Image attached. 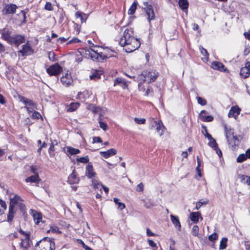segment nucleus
Returning a JSON list of instances; mask_svg holds the SVG:
<instances>
[{
	"label": "nucleus",
	"instance_id": "nucleus-1",
	"mask_svg": "<svg viewBox=\"0 0 250 250\" xmlns=\"http://www.w3.org/2000/svg\"><path fill=\"white\" fill-rule=\"evenodd\" d=\"M119 43L127 53L136 50L140 46V41L134 37V32L131 28L125 29L124 30L123 36Z\"/></svg>",
	"mask_w": 250,
	"mask_h": 250
},
{
	"label": "nucleus",
	"instance_id": "nucleus-2",
	"mask_svg": "<svg viewBox=\"0 0 250 250\" xmlns=\"http://www.w3.org/2000/svg\"><path fill=\"white\" fill-rule=\"evenodd\" d=\"M150 128L151 129L156 130V132L160 136L163 134L166 129L161 121H156L154 119H153L151 121Z\"/></svg>",
	"mask_w": 250,
	"mask_h": 250
},
{
	"label": "nucleus",
	"instance_id": "nucleus-3",
	"mask_svg": "<svg viewBox=\"0 0 250 250\" xmlns=\"http://www.w3.org/2000/svg\"><path fill=\"white\" fill-rule=\"evenodd\" d=\"M62 71V67L58 63L51 65L46 69V72L50 76H57Z\"/></svg>",
	"mask_w": 250,
	"mask_h": 250
},
{
	"label": "nucleus",
	"instance_id": "nucleus-4",
	"mask_svg": "<svg viewBox=\"0 0 250 250\" xmlns=\"http://www.w3.org/2000/svg\"><path fill=\"white\" fill-rule=\"evenodd\" d=\"M17 8L18 6L16 4L12 3L5 4L3 5L1 12L3 15H13L16 13Z\"/></svg>",
	"mask_w": 250,
	"mask_h": 250
},
{
	"label": "nucleus",
	"instance_id": "nucleus-5",
	"mask_svg": "<svg viewBox=\"0 0 250 250\" xmlns=\"http://www.w3.org/2000/svg\"><path fill=\"white\" fill-rule=\"evenodd\" d=\"M145 6V10L147 15V20L150 22L151 20H154L155 18L154 12L151 5L149 4L148 2H144Z\"/></svg>",
	"mask_w": 250,
	"mask_h": 250
},
{
	"label": "nucleus",
	"instance_id": "nucleus-6",
	"mask_svg": "<svg viewBox=\"0 0 250 250\" xmlns=\"http://www.w3.org/2000/svg\"><path fill=\"white\" fill-rule=\"evenodd\" d=\"M19 53L21 54V56H30L34 53V50L32 49L30 44L27 42L25 44L22 45V49L18 51Z\"/></svg>",
	"mask_w": 250,
	"mask_h": 250
},
{
	"label": "nucleus",
	"instance_id": "nucleus-7",
	"mask_svg": "<svg viewBox=\"0 0 250 250\" xmlns=\"http://www.w3.org/2000/svg\"><path fill=\"white\" fill-rule=\"evenodd\" d=\"M85 54L88 57H90L93 61L97 60L99 57L100 58H103L102 53H99L98 52L97 50H95L93 49H90V50H86Z\"/></svg>",
	"mask_w": 250,
	"mask_h": 250
},
{
	"label": "nucleus",
	"instance_id": "nucleus-8",
	"mask_svg": "<svg viewBox=\"0 0 250 250\" xmlns=\"http://www.w3.org/2000/svg\"><path fill=\"white\" fill-rule=\"evenodd\" d=\"M143 75H145L146 79H148L149 83L154 81L158 77V74L155 70H151L142 73Z\"/></svg>",
	"mask_w": 250,
	"mask_h": 250
},
{
	"label": "nucleus",
	"instance_id": "nucleus-9",
	"mask_svg": "<svg viewBox=\"0 0 250 250\" xmlns=\"http://www.w3.org/2000/svg\"><path fill=\"white\" fill-rule=\"evenodd\" d=\"M22 200L20 196L17 194H10V203L9 207L14 208L16 205H18L20 202H21Z\"/></svg>",
	"mask_w": 250,
	"mask_h": 250
},
{
	"label": "nucleus",
	"instance_id": "nucleus-10",
	"mask_svg": "<svg viewBox=\"0 0 250 250\" xmlns=\"http://www.w3.org/2000/svg\"><path fill=\"white\" fill-rule=\"evenodd\" d=\"M30 233H26L25 237L21 239V248L27 250L30 247Z\"/></svg>",
	"mask_w": 250,
	"mask_h": 250
},
{
	"label": "nucleus",
	"instance_id": "nucleus-11",
	"mask_svg": "<svg viewBox=\"0 0 250 250\" xmlns=\"http://www.w3.org/2000/svg\"><path fill=\"white\" fill-rule=\"evenodd\" d=\"M30 213L32 216L36 224H39L42 221V214L41 212L31 209Z\"/></svg>",
	"mask_w": 250,
	"mask_h": 250
},
{
	"label": "nucleus",
	"instance_id": "nucleus-12",
	"mask_svg": "<svg viewBox=\"0 0 250 250\" xmlns=\"http://www.w3.org/2000/svg\"><path fill=\"white\" fill-rule=\"evenodd\" d=\"M25 42V38L24 36L21 35H16L13 37L12 44H15L18 46L20 44Z\"/></svg>",
	"mask_w": 250,
	"mask_h": 250
},
{
	"label": "nucleus",
	"instance_id": "nucleus-13",
	"mask_svg": "<svg viewBox=\"0 0 250 250\" xmlns=\"http://www.w3.org/2000/svg\"><path fill=\"white\" fill-rule=\"evenodd\" d=\"M224 130H225V134L226 138L228 141V142H230V138L234 136L233 130L231 129L230 127L228 126L226 124H224L223 125Z\"/></svg>",
	"mask_w": 250,
	"mask_h": 250
},
{
	"label": "nucleus",
	"instance_id": "nucleus-14",
	"mask_svg": "<svg viewBox=\"0 0 250 250\" xmlns=\"http://www.w3.org/2000/svg\"><path fill=\"white\" fill-rule=\"evenodd\" d=\"M61 81L64 86H68L72 84L73 80L71 76L66 73L61 78Z\"/></svg>",
	"mask_w": 250,
	"mask_h": 250
},
{
	"label": "nucleus",
	"instance_id": "nucleus-15",
	"mask_svg": "<svg viewBox=\"0 0 250 250\" xmlns=\"http://www.w3.org/2000/svg\"><path fill=\"white\" fill-rule=\"evenodd\" d=\"M11 33L9 30H4L1 33V38L8 43L12 44L13 36H11Z\"/></svg>",
	"mask_w": 250,
	"mask_h": 250
},
{
	"label": "nucleus",
	"instance_id": "nucleus-16",
	"mask_svg": "<svg viewBox=\"0 0 250 250\" xmlns=\"http://www.w3.org/2000/svg\"><path fill=\"white\" fill-rule=\"evenodd\" d=\"M79 178L77 177L76 171L73 169L72 173L68 176L67 182L70 184H77L79 183Z\"/></svg>",
	"mask_w": 250,
	"mask_h": 250
},
{
	"label": "nucleus",
	"instance_id": "nucleus-17",
	"mask_svg": "<svg viewBox=\"0 0 250 250\" xmlns=\"http://www.w3.org/2000/svg\"><path fill=\"white\" fill-rule=\"evenodd\" d=\"M211 67L214 69L218 70L220 71L226 72L227 70L224 65L218 62H213L211 63Z\"/></svg>",
	"mask_w": 250,
	"mask_h": 250
},
{
	"label": "nucleus",
	"instance_id": "nucleus-18",
	"mask_svg": "<svg viewBox=\"0 0 250 250\" xmlns=\"http://www.w3.org/2000/svg\"><path fill=\"white\" fill-rule=\"evenodd\" d=\"M240 109L237 106H232L228 113V116L230 117H233L236 118L240 113Z\"/></svg>",
	"mask_w": 250,
	"mask_h": 250
},
{
	"label": "nucleus",
	"instance_id": "nucleus-19",
	"mask_svg": "<svg viewBox=\"0 0 250 250\" xmlns=\"http://www.w3.org/2000/svg\"><path fill=\"white\" fill-rule=\"evenodd\" d=\"M114 86L119 85L123 89L127 88V84L125 80L121 78H117L114 81Z\"/></svg>",
	"mask_w": 250,
	"mask_h": 250
},
{
	"label": "nucleus",
	"instance_id": "nucleus-20",
	"mask_svg": "<svg viewBox=\"0 0 250 250\" xmlns=\"http://www.w3.org/2000/svg\"><path fill=\"white\" fill-rule=\"evenodd\" d=\"M189 218L192 221L195 223H197L199 221V218L203 220V218L201 216V214L200 212H193L190 214Z\"/></svg>",
	"mask_w": 250,
	"mask_h": 250
},
{
	"label": "nucleus",
	"instance_id": "nucleus-21",
	"mask_svg": "<svg viewBox=\"0 0 250 250\" xmlns=\"http://www.w3.org/2000/svg\"><path fill=\"white\" fill-rule=\"evenodd\" d=\"M92 185L94 188L98 189L100 190H101L102 189H103L105 193L106 194H107L109 190L108 188L107 187H105L101 183H99L96 181H93Z\"/></svg>",
	"mask_w": 250,
	"mask_h": 250
},
{
	"label": "nucleus",
	"instance_id": "nucleus-22",
	"mask_svg": "<svg viewBox=\"0 0 250 250\" xmlns=\"http://www.w3.org/2000/svg\"><path fill=\"white\" fill-rule=\"evenodd\" d=\"M170 218L171 220L175 227L177 228L179 230H180L181 226L178 217L171 214L170 215Z\"/></svg>",
	"mask_w": 250,
	"mask_h": 250
},
{
	"label": "nucleus",
	"instance_id": "nucleus-23",
	"mask_svg": "<svg viewBox=\"0 0 250 250\" xmlns=\"http://www.w3.org/2000/svg\"><path fill=\"white\" fill-rule=\"evenodd\" d=\"M86 176L89 178H91L95 175V172L93 171L92 165L88 164L86 167Z\"/></svg>",
	"mask_w": 250,
	"mask_h": 250
},
{
	"label": "nucleus",
	"instance_id": "nucleus-24",
	"mask_svg": "<svg viewBox=\"0 0 250 250\" xmlns=\"http://www.w3.org/2000/svg\"><path fill=\"white\" fill-rule=\"evenodd\" d=\"M89 93L88 91L80 92L77 95V98L81 101H84L89 97Z\"/></svg>",
	"mask_w": 250,
	"mask_h": 250
},
{
	"label": "nucleus",
	"instance_id": "nucleus-25",
	"mask_svg": "<svg viewBox=\"0 0 250 250\" xmlns=\"http://www.w3.org/2000/svg\"><path fill=\"white\" fill-rule=\"evenodd\" d=\"M250 74V70L247 67H243L240 69V75L243 78L246 79L248 78Z\"/></svg>",
	"mask_w": 250,
	"mask_h": 250
},
{
	"label": "nucleus",
	"instance_id": "nucleus-26",
	"mask_svg": "<svg viewBox=\"0 0 250 250\" xmlns=\"http://www.w3.org/2000/svg\"><path fill=\"white\" fill-rule=\"evenodd\" d=\"M39 181L40 179L38 174H36L25 179V182L27 183H36Z\"/></svg>",
	"mask_w": 250,
	"mask_h": 250
},
{
	"label": "nucleus",
	"instance_id": "nucleus-27",
	"mask_svg": "<svg viewBox=\"0 0 250 250\" xmlns=\"http://www.w3.org/2000/svg\"><path fill=\"white\" fill-rule=\"evenodd\" d=\"M21 101H22L25 104H26V106L30 105L34 108H37V104L31 100L28 99L24 97H22Z\"/></svg>",
	"mask_w": 250,
	"mask_h": 250
},
{
	"label": "nucleus",
	"instance_id": "nucleus-28",
	"mask_svg": "<svg viewBox=\"0 0 250 250\" xmlns=\"http://www.w3.org/2000/svg\"><path fill=\"white\" fill-rule=\"evenodd\" d=\"M179 5L180 7L183 10H187L188 7V0H179Z\"/></svg>",
	"mask_w": 250,
	"mask_h": 250
},
{
	"label": "nucleus",
	"instance_id": "nucleus-29",
	"mask_svg": "<svg viewBox=\"0 0 250 250\" xmlns=\"http://www.w3.org/2000/svg\"><path fill=\"white\" fill-rule=\"evenodd\" d=\"M239 141L236 136L234 135L230 138V142H228L229 145L233 148H235V146L239 144Z\"/></svg>",
	"mask_w": 250,
	"mask_h": 250
},
{
	"label": "nucleus",
	"instance_id": "nucleus-30",
	"mask_svg": "<svg viewBox=\"0 0 250 250\" xmlns=\"http://www.w3.org/2000/svg\"><path fill=\"white\" fill-rule=\"evenodd\" d=\"M15 210L14 208H12V207H9V212L7 215V221L9 222H11L13 220V219L14 217V214L15 213Z\"/></svg>",
	"mask_w": 250,
	"mask_h": 250
},
{
	"label": "nucleus",
	"instance_id": "nucleus-31",
	"mask_svg": "<svg viewBox=\"0 0 250 250\" xmlns=\"http://www.w3.org/2000/svg\"><path fill=\"white\" fill-rule=\"evenodd\" d=\"M76 18H80L82 22H85L87 18V15L80 12H77L75 14Z\"/></svg>",
	"mask_w": 250,
	"mask_h": 250
},
{
	"label": "nucleus",
	"instance_id": "nucleus-32",
	"mask_svg": "<svg viewBox=\"0 0 250 250\" xmlns=\"http://www.w3.org/2000/svg\"><path fill=\"white\" fill-rule=\"evenodd\" d=\"M239 178L242 183L250 186V177L244 175H241L239 176Z\"/></svg>",
	"mask_w": 250,
	"mask_h": 250
},
{
	"label": "nucleus",
	"instance_id": "nucleus-33",
	"mask_svg": "<svg viewBox=\"0 0 250 250\" xmlns=\"http://www.w3.org/2000/svg\"><path fill=\"white\" fill-rule=\"evenodd\" d=\"M101 74L100 71L95 70L94 71L92 74L90 75V79L96 81L101 78Z\"/></svg>",
	"mask_w": 250,
	"mask_h": 250
},
{
	"label": "nucleus",
	"instance_id": "nucleus-34",
	"mask_svg": "<svg viewBox=\"0 0 250 250\" xmlns=\"http://www.w3.org/2000/svg\"><path fill=\"white\" fill-rule=\"evenodd\" d=\"M113 200L118 209L120 210H122L125 208V205L123 203L120 202L119 199L117 198H114Z\"/></svg>",
	"mask_w": 250,
	"mask_h": 250
},
{
	"label": "nucleus",
	"instance_id": "nucleus-35",
	"mask_svg": "<svg viewBox=\"0 0 250 250\" xmlns=\"http://www.w3.org/2000/svg\"><path fill=\"white\" fill-rule=\"evenodd\" d=\"M138 4V2L137 1H135L133 2L130 8H129L128 10V15H133L137 8V5Z\"/></svg>",
	"mask_w": 250,
	"mask_h": 250
},
{
	"label": "nucleus",
	"instance_id": "nucleus-36",
	"mask_svg": "<svg viewBox=\"0 0 250 250\" xmlns=\"http://www.w3.org/2000/svg\"><path fill=\"white\" fill-rule=\"evenodd\" d=\"M67 151L71 155H75L78 154L80 152V150L79 149L75 148L71 146L66 147Z\"/></svg>",
	"mask_w": 250,
	"mask_h": 250
},
{
	"label": "nucleus",
	"instance_id": "nucleus-37",
	"mask_svg": "<svg viewBox=\"0 0 250 250\" xmlns=\"http://www.w3.org/2000/svg\"><path fill=\"white\" fill-rule=\"evenodd\" d=\"M228 239L226 237H224L222 239L220 242L219 250H224L227 247Z\"/></svg>",
	"mask_w": 250,
	"mask_h": 250
},
{
	"label": "nucleus",
	"instance_id": "nucleus-38",
	"mask_svg": "<svg viewBox=\"0 0 250 250\" xmlns=\"http://www.w3.org/2000/svg\"><path fill=\"white\" fill-rule=\"evenodd\" d=\"M80 106V104L79 103H72L70 104L69 107L68 108V111H74L76 109H77Z\"/></svg>",
	"mask_w": 250,
	"mask_h": 250
},
{
	"label": "nucleus",
	"instance_id": "nucleus-39",
	"mask_svg": "<svg viewBox=\"0 0 250 250\" xmlns=\"http://www.w3.org/2000/svg\"><path fill=\"white\" fill-rule=\"evenodd\" d=\"M0 214H2L7 208V205L5 201L0 199Z\"/></svg>",
	"mask_w": 250,
	"mask_h": 250
},
{
	"label": "nucleus",
	"instance_id": "nucleus-40",
	"mask_svg": "<svg viewBox=\"0 0 250 250\" xmlns=\"http://www.w3.org/2000/svg\"><path fill=\"white\" fill-rule=\"evenodd\" d=\"M200 119L203 122H209L213 121V117L210 115L205 116L201 114Z\"/></svg>",
	"mask_w": 250,
	"mask_h": 250
},
{
	"label": "nucleus",
	"instance_id": "nucleus-41",
	"mask_svg": "<svg viewBox=\"0 0 250 250\" xmlns=\"http://www.w3.org/2000/svg\"><path fill=\"white\" fill-rule=\"evenodd\" d=\"M87 108L88 110L92 111L94 113L98 112L99 110V108L98 107L92 104H89L87 106Z\"/></svg>",
	"mask_w": 250,
	"mask_h": 250
},
{
	"label": "nucleus",
	"instance_id": "nucleus-42",
	"mask_svg": "<svg viewBox=\"0 0 250 250\" xmlns=\"http://www.w3.org/2000/svg\"><path fill=\"white\" fill-rule=\"evenodd\" d=\"M199 229L198 226L194 225L193 226L191 229V234L194 236H197L199 234Z\"/></svg>",
	"mask_w": 250,
	"mask_h": 250
},
{
	"label": "nucleus",
	"instance_id": "nucleus-43",
	"mask_svg": "<svg viewBox=\"0 0 250 250\" xmlns=\"http://www.w3.org/2000/svg\"><path fill=\"white\" fill-rule=\"evenodd\" d=\"M208 145L214 150H217V144L214 139L213 138L212 139L209 140Z\"/></svg>",
	"mask_w": 250,
	"mask_h": 250
},
{
	"label": "nucleus",
	"instance_id": "nucleus-44",
	"mask_svg": "<svg viewBox=\"0 0 250 250\" xmlns=\"http://www.w3.org/2000/svg\"><path fill=\"white\" fill-rule=\"evenodd\" d=\"M247 156L246 154H241L239 155V156L237 158V162L238 163H242L247 159Z\"/></svg>",
	"mask_w": 250,
	"mask_h": 250
},
{
	"label": "nucleus",
	"instance_id": "nucleus-45",
	"mask_svg": "<svg viewBox=\"0 0 250 250\" xmlns=\"http://www.w3.org/2000/svg\"><path fill=\"white\" fill-rule=\"evenodd\" d=\"M197 100L198 103L201 105H205L207 104L206 100L201 97L198 96Z\"/></svg>",
	"mask_w": 250,
	"mask_h": 250
},
{
	"label": "nucleus",
	"instance_id": "nucleus-46",
	"mask_svg": "<svg viewBox=\"0 0 250 250\" xmlns=\"http://www.w3.org/2000/svg\"><path fill=\"white\" fill-rule=\"evenodd\" d=\"M218 234L216 233H214L208 236V240L212 242H214L218 239Z\"/></svg>",
	"mask_w": 250,
	"mask_h": 250
},
{
	"label": "nucleus",
	"instance_id": "nucleus-47",
	"mask_svg": "<svg viewBox=\"0 0 250 250\" xmlns=\"http://www.w3.org/2000/svg\"><path fill=\"white\" fill-rule=\"evenodd\" d=\"M77 161L80 163H87L89 161V158L88 156L81 157L77 159Z\"/></svg>",
	"mask_w": 250,
	"mask_h": 250
},
{
	"label": "nucleus",
	"instance_id": "nucleus-48",
	"mask_svg": "<svg viewBox=\"0 0 250 250\" xmlns=\"http://www.w3.org/2000/svg\"><path fill=\"white\" fill-rule=\"evenodd\" d=\"M134 121L136 123L140 125L144 124L146 122V119L145 118H135Z\"/></svg>",
	"mask_w": 250,
	"mask_h": 250
},
{
	"label": "nucleus",
	"instance_id": "nucleus-49",
	"mask_svg": "<svg viewBox=\"0 0 250 250\" xmlns=\"http://www.w3.org/2000/svg\"><path fill=\"white\" fill-rule=\"evenodd\" d=\"M47 232H60L59 231V228L55 226H51L50 229L47 231Z\"/></svg>",
	"mask_w": 250,
	"mask_h": 250
},
{
	"label": "nucleus",
	"instance_id": "nucleus-50",
	"mask_svg": "<svg viewBox=\"0 0 250 250\" xmlns=\"http://www.w3.org/2000/svg\"><path fill=\"white\" fill-rule=\"evenodd\" d=\"M44 9L48 11H52L53 10V6L51 3L49 2H47L46 3V4L44 6Z\"/></svg>",
	"mask_w": 250,
	"mask_h": 250
},
{
	"label": "nucleus",
	"instance_id": "nucleus-51",
	"mask_svg": "<svg viewBox=\"0 0 250 250\" xmlns=\"http://www.w3.org/2000/svg\"><path fill=\"white\" fill-rule=\"evenodd\" d=\"M49 59L51 61H55V53L53 52H49L48 53Z\"/></svg>",
	"mask_w": 250,
	"mask_h": 250
},
{
	"label": "nucleus",
	"instance_id": "nucleus-52",
	"mask_svg": "<svg viewBox=\"0 0 250 250\" xmlns=\"http://www.w3.org/2000/svg\"><path fill=\"white\" fill-rule=\"evenodd\" d=\"M100 154L104 158H108L109 157V150L106 151H101Z\"/></svg>",
	"mask_w": 250,
	"mask_h": 250
},
{
	"label": "nucleus",
	"instance_id": "nucleus-53",
	"mask_svg": "<svg viewBox=\"0 0 250 250\" xmlns=\"http://www.w3.org/2000/svg\"><path fill=\"white\" fill-rule=\"evenodd\" d=\"M32 117L33 119H38L41 117V115L39 112L34 111L32 113Z\"/></svg>",
	"mask_w": 250,
	"mask_h": 250
},
{
	"label": "nucleus",
	"instance_id": "nucleus-54",
	"mask_svg": "<svg viewBox=\"0 0 250 250\" xmlns=\"http://www.w3.org/2000/svg\"><path fill=\"white\" fill-rule=\"evenodd\" d=\"M136 190L137 191H143L144 184H143V183H140L137 186Z\"/></svg>",
	"mask_w": 250,
	"mask_h": 250
},
{
	"label": "nucleus",
	"instance_id": "nucleus-55",
	"mask_svg": "<svg viewBox=\"0 0 250 250\" xmlns=\"http://www.w3.org/2000/svg\"><path fill=\"white\" fill-rule=\"evenodd\" d=\"M250 53V46L249 45H246L244 51V55L246 56Z\"/></svg>",
	"mask_w": 250,
	"mask_h": 250
},
{
	"label": "nucleus",
	"instance_id": "nucleus-56",
	"mask_svg": "<svg viewBox=\"0 0 250 250\" xmlns=\"http://www.w3.org/2000/svg\"><path fill=\"white\" fill-rule=\"evenodd\" d=\"M145 207L147 208H149L154 206V204L151 201L146 202L144 205Z\"/></svg>",
	"mask_w": 250,
	"mask_h": 250
},
{
	"label": "nucleus",
	"instance_id": "nucleus-57",
	"mask_svg": "<svg viewBox=\"0 0 250 250\" xmlns=\"http://www.w3.org/2000/svg\"><path fill=\"white\" fill-rule=\"evenodd\" d=\"M203 128L204 129V130H205L206 131V134H205V137L206 138H207L209 140L212 139H213L212 137L211 136V135L210 134H209L208 133V130H207L206 127L204 126Z\"/></svg>",
	"mask_w": 250,
	"mask_h": 250
},
{
	"label": "nucleus",
	"instance_id": "nucleus-58",
	"mask_svg": "<svg viewBox=\"0 0 250 250\" xmlns=\"http://www.w3.org/2000/svg\"><path fill=\"white\" fill-rule=\"evenodd\" d=\"M64 14L63 12H61L59 15V22L61 23L64 20Z\"/></svg>",
	"mask_w": 250,
	"mask_h": 250
},
{
	"label": "nucleus",
	"instance_id": "nucleus-59",
	"mask_svg": "<svg viewBox=\"0 0 250 250\" xmlns=\"http://www.w3.org/2000/svg\"><path fill=\"white\" fill-rule=\"evenodd\" d=\"M146 235L148 236H154L156 235V234H155L154 233L152 232L149 228H147L146 229Z\"/></svg>",
	"mask_w": 250,
	"mask_h": 250
},
{
	"label": "nucleus",
	"instance_id": "nucleus-60",
	"mask_svg": "<svg viewBox=\"0 0 250 250\" xmlns=\"http://www.w3.org/2000/svg\"><path fill=\"white\" fill-rule=\"evenodd\" d=\"M102 142V139L100 137H94L93 138V143H101Z\"/></svg>",
	"mask_w": 250,
	"mask_h": 250
},
{
	"label": "nucleus",
	"instance_id": "nucleus-61",
	"mask_svg": "<svg viewBox=\"0 0 250 250\" xmlns=\"http://www.w3.org/2000/svg\"><path fill=\"white\" fill-rule=\"evenodd\" d=\"M57 145V141H55V144H53V143H51V144L50 147L49 148V150H48L50 154H51V151H54V146Z\"/></svg>",
	"mask_w": 250,
	"mask_h": 250
},
{
	"label": "nucleus",
	"instance_id": "nucleus-62",
	"mask_svg": "<svg viewBox=\"0 0 250 250\" xmlns=\"http://www.w3.org/2000/svg\"><path fill=\"white\" fill-rule=\"evenodd\" d=\"M68 38H64L63 37H60L57 40V42L59 43H62L66 42Z\"/></svg>",
	"mask_w": 250,
	"mask_h": 250
},
{
	"label": "nucleus",
	"instance_id": "nucleus-63",
	"mask_svg": "<svg viewBox=\"0 0 250 250\" xmlns=\"http://www.w3.org/2000/svg\"><path fill=\"white\" fill-rule=\"evenodd\" d=\"M200 48L201 52L203 55H205L206 57H208V54L207 52V50L206 49H204L202 47H200Z\"/></svg>",
	"mask_w": 250,
	"mask_h": 250
},
{
	"label": "nucleus",
	"instance_id": "nucleus-64",
	"mask_svg": "<svg viewBox=\"0 0 250 250\" xmlns=\"http://www.w3.org/2000/svg\"><path fill=\"white\" fill-rule=\"evenodd\" d=\"M148 242L149 245L150 247H153V248L157 247L156 244L155 243H154L152 240L148 239Z\"/></svg>",
	"mask_w": 250,
	"mask_h": 250
}]
</instances>
